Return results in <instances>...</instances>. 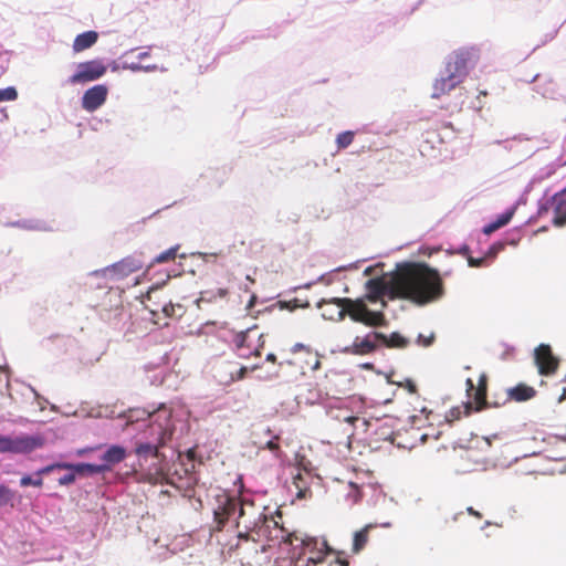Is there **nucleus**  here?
Listing matches in <instances>:
<instances>
[{
	"label": "nucleus",
	"instance_id": "nucleus-2",
	"mask_svg": "<svg viewBox=\"0 0 566 566\" xmlns=\"http://www.w3.org/2000/svg\"><path fill=\"white\" fill-rule=\"evenodd\" d=\"M271 526L284 533V528L279 526V521L274 516L265 515L253 501L240 499L235 517V528L240 539L249 541L251 533L261 534L263 528Z\"/></svg>",
	"mask_w": 566,
	"mask_h": 566
},
{
	"label": "nucleus",
	"instance_id": "nucleus-3",
	"mask_svg": "<svg viewBox=\"0 0 566 566\" xmlns=\"http://www.w3.org/2000/svg\"><path fill=\"white\" fill-rule=\"evenodd\" d=\"M324 305H336V314L323 316L328 319H343L345 315H349V317L355 321L363 323L367 326H381L385 322V316L380 312L370 311L366 303L363 300H352V298H331V300H322L317 306L323 308Z\"/></svg>",
	"mask_w": 566,
	"mask_h": 566
},
{
	"label": "nucleus",
	"instance_id": "nucleus-47",
	"mask_svg": "<svg viewBox=\"0 0 566 566\" xmlns=\"http://www.w3.org/2000/svg\"><path fill=\"white\" fill-rule=\"evenodd\" d=\"M281 537L284 539V542H287L290 544H292L294 539H297V537L291 533H289L286 537L284 535H282Z\"/></svg>",
	"mask_w": 566,
	"mask_h": 566
},
{
	"label": "nucleus",
	"instance_id": "nucleus-18",
	"mask_svg": "<svg viewBox=\"0 0 566 566\" xmlns=\"http://www.w3.org/2000/svg\"><path fill=\"white\" fill-rule=\"evenodd\" d=\"M98 39V34L95 31H86L78 34L73 42L74 52H82L93 46Z\"/></svg>",
	"mask_w": 566,
	"mask_h": 566
},
{
	"label": "nucleus",
	"instance_id": "nucleus-55",
	"mask_svg": "<svg viewBox=\"0 0 566 566\" xmlns=\"http://www.w3.org/2000/svg\"><path fill=\"white\" fill-rule=\"evenodd\" d=\"M324 313H325L326 315H329V314H334V315H335V314H336V308H335L334 311H333V310H329V313H327V312H325V311H324V312H323V314H324Z\"/></svg>",
	"mask_w": 566,
	"mask_h": 566
},
{
	"label": "nucleus",
	"instance_id": "nucleus-41",
	"mask_svg": "<svg viewBox=\"0 0 566 566\" xmlns=\"http://www.w3.org/2000/svg\"><path fill=\"white\" fill-rule=\"evenodd\" d=\"M496 230H499V227L495 223V221H493V222H491V223H489L488 226L484 227L483 232L485 234H491L492 232H494Z\"/></svg>",
	"mask_w": 566,
	"mask_h": 566
},
{
	"label": "nucleus",
	"instance_id": "nucleus-59",
	"mask_svg": "<svg viewBox=\"0 0 566 566\" xmlns=\"http://www.w3.org/2000/svg\"><path fill=\"white\" fill-rule=\"evenodd\" d=\"M321 545H322L325 549H327L326 542H322V543H321Z\"/></svg>",
	"mask_w": 566,
	"mask_h": 566
},
{
	"label": "nucleus",
	"instance_id": "nucleus-33",
	"mask_svg": "<svg viewBox=\"0 0 566 566\" xmlns=\"http://www.w3.org/2000/svg\"><path fill=\"white\" fill-rule=\"evenodd\" d=\"M354 137H355V133L352 130H346V132L338 134V136L336 138L337 148L344 149V148L348 147L353 143Z\"/></svg>",
	"mask_w": 566,
	"mask_h": 566
},
{
	"label": "nucleus",
	"instance_id": "nucleus-20",
	"mask_svg": "<svg viewBox=\"0 0 566 566\" xmlns=\"http://www.w3.org/2000/svg\"><path fill=\"white\" fill-rule=\"evenodd\" d=\"M345 380V375L336 371H332L326 374V384L324 389L326 390V395L332 397H337L340 394H344L342 389L337 387L338 382Z\"/></svg>",
	"mask_w": 566,
	"mask_h": 566
},
{
	"label": "nucleus",
	"instance_id": "nucleus-15",
	"mask_svg": "<svg viewBox=\"0 0 566 566\" xmlns=\"http://www.w3.org/2000/svg\"><path fill=\"white\" fill-rule=\"evenodd\" d=\"M486 391H488V376L483 373L479 376L478 385L473 391V400L475 403V410L481 411L488 407H499V402H489L486 400Z\"/></svg>",
	"mask_w": 566,
	"mask_h": 566
},
{
	"label": "nucleus",
	"instance_id": "nucleus-60",
	"mask_svg": "<svg viewBox=\"0 0 566 566\" xmlns=\"http://www.w3.org/2000/svg\"><path fill=\"white\" fill-rule=\"evenodd\" d=\"M163 412L166 413V419H168L169 415L167 413V410L164 409Z\"/></svg>",
	"mask_w": 566,
	"mask_h": 566
},
{
	"label": "nucleus",
	"instance_id": "nucleus-45",
	"mask_svg": "<svg viewBox=\"0 0 566 566\" xmlns=\"http://www.w3.org/2000/svg\"><path fill=\"white\" fill-rule=\"evenodd\" d=\"M277 438H275L274 440H270L268 443H266V448L270 449L271 451H275V450H279V443H277Z\"/></svg>",
	"mask_w": 566,
	"mask_h": 566
},
{
	"label": "nucleus",
	"instance_id": "nucleus-40",
	"mask_svg": "<svg viewBox=\"0 0 566 566\" xmlns=\"http://www.w3.org/2000/svg\"><path fill=\"white\" fill-rule=\"evenodd\" d=\"M486 258L483 256V258H479V259H475V258H472V256H469L468 258V263L470 266L472 268H479V266H482L485 262Z\"/></svg>",
	"mask_w": 566,
	"mask_h": 566
},
{
	"label": "nucleus",
	"instance_id": "nucleus-27",
	"mask_svg": "<svg viewBox=\"0 0 566 566\" xmlns=\"http://www.w3.org/2000/svg\"><path fill=\"white\" fill-rule=\"evenodd\" d=\"M15 491L11 490L4 484H0V507L11 506L14 507Z\"/></svg>",
	"mask_w": 566,
	"mask_h": 566
},
{
	"label": "nucleus",
	"instance_id": "nucleus-16",
	"mask_svg": "<svg viewBox=\"0 0 566 566\" xmlns=\"http://www.w3.org/2000/svg\"><path fill=\"white\" fill-rule=\"evenodd\" d=\"M461 81L459 78L448 73L447 76H442L434 81L431 96L433 98H440L443 95L451 92L453 88H455V86L459 85Z\"/></svg>",
	"mask_w": 566,
	"mask_h": 566
},
{
	"label": "nucleus",
	"instance_id": "nucleus-8",
	"mask_svg": "<svg viewBox=\"0 0 566 566\" xmlns=\"http://www.w3.org/2000/svg\"><path fill=\"white\" fill-rule=\"evenodd\" d=\"M106 73V66L102 61L92 60L80 63L77 71L70 77L72 84H80L95 81Z\"/></svg>",
	"mask_w": 566,
	"mask_h": 566
},
{
	"label": "nucleus",
	"instance_id": "nucleus-39",
	"mask_svg": "<svg viewBox=\"0 0 566 566\" xmlns=\"http://www.w3.org/2000/svg\"><path fill=\"white\" fill-rule=\"evenodd\" d=\"M75 474H77V473L74 471H72L71 473L64 474L63 476H61L59 479V484L60 485H70L72 483H74Z\"/></svg>",
	"mask_w": 566,
	"mask_h": 566
},
{
	"label": "nucleus",
	"instance_id": "nucleus-29",
	"mask_svg": "<svg viewBox=\"0 0 566 566\" xmlns=\"http://www.w3.org/2000/svg\"><path fill=\"white\" fill-rule=\"evenodd\" d=\"M327 551H318L316 556H308L304 566H332L326 559Z\"/></svg>",
	"mask_w": 566,
	"mask_h": 566
},
{
	"label": "nucleus",
	"instance_id": "nucleus-25",
	"mask_svg": "<svg viewBox=\"0 0 566 566\" xmlns=\"http://www.w3.org/2000/svg\"><path fill=\"white\" fill-rule=\"evenodd\" d=\"M335 418L345 424L343 433L350 438L354 434V426L359 421V417L339 412Z\"/></svg>",
	"mask_w": 566,
	"mask_h": 566
},
{
	"label": "nucleus",
	"instance_id": "nucleus-57",
	"mask_svg": "<svg viewBox=\"0 0 566 566\" xmlns=\"http://www.w3.org/2000/svg\"><path fill=\"white\" fill-rule=\"evenodd\" d=\"M370 272H371V268H367V269L365 270V274H369Z\"/></svg>",
	"mask_w": 566,
	"mask_h": 566
},
{
	"label": "nucleus",
	"instance_id": "nucleus-63",
	"mask_svg": "<svg viewBox=\"0 0 566 566\" xmlns=\"http://www.w3.org/2000/svg\"><path fill=\"white\" fill-rule=\"evenodd\" d=\"M564 165H566V158H565Z\"/></svg>",
	"mask_w": 566,
	"mask_h": 566
},
{
	"label": "nucleus",
	"instance_id": "nucleus-58",
	"mask_svg": "<svg viewBox=\"0 0 566 566\" xmlns=\"http://www.w3.org/2000/svg\"><path fill=\"white\" fill-rule=\"evenodd\" d=\"M276 517L281 520L282 518V513L277 511L276 512Z\"/></svg>",
	"mask_w": 566,
	"mask_h": 566
},
{
	"label": "nucleus",
	"instance_id": "nucleus-26",
	"mask_svg": "<svg viewBox=\"0 0 566 566\" xmlns=\"http://www.w3.org/2000/svg\"><path fill=\"white\" fill-rule=\"evenodd\" d=\"M553 224L557 228L566 226V199H559L554 208Z\"/></svg>",
	"mask_w": 566,
	"mask_h": 566
},
{
	"label": "nucleus",
	"instance_id": "nucleus-21",
	"mask_svg": "<svg viewBox=\"0 0 566 566\" xmlns=\"http://www.w3.org/2000/svg\"><path fill=\"white\" fill-rule=\"evenodd\" d=\"M376 527L375 524H367L361 530L355 532L353 538V548L352 551L357 554L363 551L368 543V535L371 530Z\"/></svg>",
	"mask_w": 566,
	"mask_h": 566
},
{
	"label": "nucleus",
	"instance_id": "nucleus-32",
	"mask_svg": "<svg viewBox=\"0 0 566 566\" xmlns=\"http://www.w3.org/2000/svg\"><path fill=\"white\" fill-rule=\"evenodd\" d=\"M161 312L166 317H180L184 313V307L180 304L169 302L161 306Z\"/></svg>",
	"mask_w": 566,
	"mask_h": 566
},
{
	"label": "nucleus",
	"instance_id": "nucleus-9",
	"mask_svg": "<svg viewBox=\"0 0 566 566\" xmlns=\"http://www.w3.org/2000/svg\"><path fill=\"white\" fill-rule=\"evenodd\" d=\"M534 360L542 376L554 375L559 366V359L553 354L547 344H541L535 348Z\"/></svg>",
	"mask_w": 566,
	"mask_h": 566
},
{
	"label": "nucleus",
	"instance_id": "nucleus-50",
	"mask_svg": "<svg viewBox=\"0 0 566 566\" xmlns=\"http://www.w3.org/2000/svg\"><path fill=\"white\" fill-rule=\"evenodd\" d=\"M266 360L271 363H276V356L272 353L266 355Z\"/></svg>",
	"mask_w": 566,
	"mask_h": 566
},
{
	"label": "nucleus",
	"instance_id": "nucleus-12",
	"mask_svg": "<svg viewBox=\"0 0 566 566\" xmlns=\"http://www.w3.org/2000/svg\"><path fill=\"white\" fill-rule=\"evenodd\" d=\"M143 268V262L135 256H126L108 268L109 274L115 279H124Z\"/></svg>",
	"mask_w": 566,
	"mask_h": 566
},
{
	"label": "nucleus",
	"instance_id": "nucleus-7",
	"mask_svg": "<svg viewBox=\"0 0 566 566\" xmlns=\"http://www.w3.org/2000/svg\"><path fill=\"white\" fill-rule=\"evenodd\" d=\"M54 470H70V471L76 472L80 475H93V474H98V473L108 471L109 467L105 465V464H91V463L72 464V463H66V462H56V463L49 464L44 468H41L40 470L36 471V474L44 475V474L51 473Z\"/></svg>",
	"mask_w": 566,
	"mask_h": 566
},
{
	"label": "nucleus",
	"instance_id": "nucleus-62",
	"mask_svg": "<svg viewBox=\"0 0 566 566\" xmlns=\"http://www.w3.org/2000/svg\"><path fill=\"white\" fill-rule=\"evenodd\" d=\"M158 413H159V411H157V412H155V413H149V417H154V416H156V415H158Z\"/></svg>",
	"mask_w": 566,
	"mask_h": 566
},
{
	"label": "nucleus",
	"instance_id": "nucleus-23",
	"mask_svg": "<svg viewBox=\"0 0 566 566\" xmlns=\"http://www.w3.org/2000/svg\"><path fill=\"white\" fill-rule=\"evenodd\" d=\"M249 337H250V335H249L248 332H241V333H239V334H237L234 336L233 343H234L235 348L238 350V355L240 357H244V358H248L251 355L260 356L261 355L260 348H255L254 352H245L244 350Z\"/></svg>",
	"mask_w": 566,
	"mask_h": 566
},
{
	"label": "nucleus",
	"instance_id": "nucleus-34",
	"mask_svg": "<svg viewBox=\"0 0 566 566\" xmlns=\"http://www.w3.org/2000/svg\"><path fill=\"white\" fill-rule=\"evenodd\" d=\"M35 475L38 476L36 479H33L30 475H23L20 479V485L23 486V488L29 486V485L41 488L43 485L42 475H38L36 473H35Z\"/></svg>",
	"mask_w": 566,
	"mask_h": 566
},
{
	"label": "nucleus",
	"instance_id": "nucleus-30",
	"mask_svg": "<svg viewBox=\"0 0 566 566\" xmlns=\"http://www.w3.org/2000/svg\"><path fill=\"white\" fill-rule=\"evenodd\" d=\"M179 248H180V245L177 244V245L171 247L168 250L159 253L154 259V263H167V262L175 261V259L177 258V252H178Z\"/></svg>",
	"mask_w": 566,
	"mask_h": 566
},
{
	"label": "nucleus",
	"instance_id": "nucleus-36",
	"mask_svg": "<svg viewBox=\"0 0 566 566\" xmlns=\"http://www.w3.org/2000/svg\"><path fill=\"white\" fill-rule=\"evenodd\" d=\"M514 210H509L504 212L503 214L499 216L495 220V223L497 224L499 229L506 226L511 219L513 218Z\"/></svg>",
	"mask_w": 566,
	"mask_h": 566
},
{
	"label": "nucleus",
	"instance_id": "nucleus-49",
	"mask_svg": "<svg viewBox=\"0 0 566 566\" xmlns=\"http://www.w3.org/2000/svg\"><path fill=\"white\" fill-rule=\"evenodd\" d=\"M248 369L247 367H241L238 371V376H237V379H243L245 374H247Z\"/></svg>",
	"mask_w": 566,
	"mask_h": 566
},
{
	"label": "nucleus",
	"instance_id": "nucleus-22",
	"mask_svg": "<svg viewBox=\"0 0 566 566\" xmlns=\"http://www.w3.org/2000/svg\"><path fill=\"white\" fill-rule=\"evenodd\" d=\"M125 458H126V450H125V448H123L120 446L109 447L102 455L103 461L106 462L105 465H108L109 468L113 464H117V463L124 461Z\"/></svg>",
	"mask_w": 566,
	"mask_h": 566
},
{
	"label": "nucleus",
	"instance_id": "nucleus-17",
	"mask_svg": "<svg viewBox=\"0 0 566 566\" xmlns=\"http://www.w3.org/2000/svg\"><path fill=\"white\" fill-rule=\"evenodd\" d=\"M507 400L523 402L533 399L536 396V390L523 382L517 384L515 387L506 390Z\"/></svg>",
	"mask_w": 566,
	"mask_h": 566
},
{
	"label": "nucleus",
	"instance_id": "nucleus-43",
	"mask_svg": "<svg viewBox=\"0 0 566 566\" xmlns=\"http://www.w3.org/2000/svg\"><path fill=\"white\" fill-rule=\"evenodd\" d=\"M302 480H303V476H302V474H301V473H298L297 475H295V476H294V481H293V483L295 484V486L298 489V496H301V495H302V492H303V490H302V488H301V485H300V483H298V482H300V481H302Z\"/></svg>",
	"mask_w": 566,
	"mask_h": 566
},
{
	"label": "nucleus",
	"instance_id": "nucleus-13",
	"mask_svg": "<svg viewBox=\"0 0 566 566\" xmlns=\"http://www.w3.org/2000/svg\"><path fill=\"white\" fill-rule=\"evenodd\" d=\"M470 56V53L467 51L454 53L447 63V73L462 82L468 74Z\"/></svg>",
	"mask_w": 566,
	"mask_h": 566
},
{
	"label": "nucleus",
	"instance_id": "nucleus-56",
	"mask_svg": "<svg viewBox=\"0 0 566 566\" xmlns=\"http://www.w3.org/2000/svg\"><path fill=\"white\" fill-rule=\"evenodd\" d=\"M479 94L482 95V96H486L488 92L486 91H480Z\"/></svg>",
	"mask_w": 566,
	"mask_h": 566
},
{
	"label": "nucleus",
	"instance_id": "nucleus-44",
	"mask_svg": "<svg viewBox=\"0 0 566 566\" xmlns=\"http://www.w3.org/2000/svg\"><path fill=\"white\" fill-rule=\"evenodd\" d=\"M405 386H406V388L409 390V392H411V394H415V392L417 391V386H416V384H415L412 380H410V379H408V380L406 381V385H405Z\"/></svg>",
	"mask_w": 566,
	"mask_h": 566
},
{
	"label": "nucleus",
	"instance_id": "nucleus-11",
	"mask_svg": "<svg viewBox=\"0 0 566 566\" xmlns=\"http://www.w3.org/2000/svg\"><path fill=\"white\" fill-rule=\"evenodd\" d=\"M108 90L105 85L98 84L88 88L82 97V107L87 112H94L106 101Z\"/></svg>",
	"mask_w": 566,
	"mask_h": 566
},
{
	"label": "nucleus",
	"instance_id": "nucleus-5",
	"mask_svg": "<svg viewBox=\"0 0 566 566\" xmlns=\"http://www.w3.org/2000/svg\"><path fill=\"white\" fill-rule=\"evenodd\" d=\"M239 497L222 495L218 497V506L213 511L214 530L221 532L228 522L233 521L238 515Z\"/></svg>",
	"mask_w": 566,
	"mask_h": 566
},
{
	"label": "nucleus",
	"instance_id": "nucleus-14",
	"mask_svg": "<svg viewBox=\"0 0 566 566\" xmlns=\"http://www.w3.org/2000/svg\"><path fill=\"white\" fill-rule=\"evenodd\" d=\"M379 339L374 338V333L365 338L356 337L352 345L345 347L343 353L349 355H368L376 350Z\"/></svg>",
	"mask_w": 566,
	"mask_h": 566
},
{
	"label": "nucleus",
	"instance_id": "nucleus-24",
	"mask_svg": "<svg viewBox=\"0 0 566 566\" xmlns=\"http://www.w3.org/2000/svg\"><path fill=\"white\" fill-rule=\"evenodd\" d=\"M229 294L228 289L224 287H218L216 290H206L200 293V297L198 298L197 303L200 307L201 303H211L217 301V298L224 300L227 298Z\"/></svg>",
	"mask_w": 566,
	"mask_h": 566
},
{
	"label": "nucleus",
	"instance_id": "nucleus-1",
	"mask_svg": "<svg viewBox=\"0 0 566 566\" xmlns=\"http://www.w3.org/2000/svg\"><path fill=\"white\" fill-rule=\"evenodd\" d=\"M392 295L424 305L441 298L443 281L436 269L424 263L406 262L398 264L392 273Z\"/></svg>",
	"mask_w": 566,
	"mask_h": 566
},
{
	"label": "nucleus",
	"instance_id": "nucleus-28",
	"mask_svg": "<svg viewBox=\"0 0 566 566\" xmlns=\"http://www.w3.org/2000/svg\"><path fill=\"white\" fill-rule=\"evenodd\" d=\"M158 446L151 444L149 442L138 443L135 452L138 457L148 458V457H158Z\"/></svg>",
	"mask_w": 566,
	"mask_h": 566
},
{
	"label": "nucleus",
	"instance_id": "nucleus-10",
	"mask_svg": "<svg viewBox=\"0 0 566 566\" xmlns=\"http://www.w3.org/2000/svg\"><path fill=\"white\" fill-rule=\"evenodd\" d=\"M391 285L392 274L390 277L380 276L368 280L365 284L367 291L366 298L371 303L377 302L384 295H387L391 300L398 298L396 295H392Z\"/></svg>",
	"mask_w": 566,
	"mask_h": 566
},
{
	"label": "nucleus",
	"instance_id": "nucleus-54",
	"mask_svg": "<svg viewBox=\"0 0 566 566\" xmlns=\"http://www.w3.org/2000/svg\"><path fill=\"white\" fill-rule=\"evenodd\" d=\"M157 293V290H151L147 293V297L148 300H151L153 298V295Z\"/></svg>",
	"mask_w": 566,
	"mask_h": 566
},
{
	"label": "nucleus",
	"instance_id": "nucleus-4",
	"mask_svg": "<svg viewBox=\"0 0 566 566\" xmlns=\"http://www.w3.org/2000/svg\"><path fill=\"white\" fill-rule=\"evenodd\" d=\"M279 365L293 367L300 374L305 375L307 370L314 371L321 368V356L310 346L297 343Z\"/></svg>",
	"mask_w": 566,
	"mask_h": 566
},
{
	"label": "nucleus",
	"instance_id": "nucleus-31",
	"mask_svg": "<svg viewBox=\"0 0 566 566\" xmlns=\"http://www.w3.org/2000/svg\"><path fill=\"white\" fill-rule=\"evenodd\" d=\"M318 541L314 537H305L302 538V545L304 548V555L310 554L308 556H316L318 551H324L323 548H318Z\"/></svg>",
	"mask_w": 566,
	"mask_h": 566
},
{
	"label": "nucleus",
	"instance_id": "nucleus-51",
	"mask_svg": "<svg viewBox=\"0 0 566 566\" xmlns=\"http://www.w3.org/2000/svg\"><path fill=\"white\" fill-rule=\"evenodd\" d=\"M432 340H433V336H430L429 338H426L422 344L424 346H429L432 344Z\"/></svg>",
	"mask_w": 566,
	"mask_h": 566
},
{
	"label": "nucleus",
	"instance_id": "nucleus-53",
	"mask_svg": "<svg viewBox=\"0 0 566 566\" xmlns=\"http://www.w3.org/2000/svg\"><path fill=\"white\" fill-rule=\"evenodd\" d=\"M464 409H465L464 413H465V415H469V413H470V411H471V403H470V402H468V403L464 406Z\"/></svg>",
	"mask_w": 566,
	"mask_h": 566
},
{
	"label": "nucleus",
	"instance_id": "nucleus-37",
	"mask_svg": "<svg viewBox=\"0 0 566 566\" xmlns=\"http://www.w3.org/2000/svg\"><path fill=\"white\" fill-rule=\"evenodd\" d=\"M504 249V244L501 242L494 243L490 247L489 251L485 254L486 259H494L500 251Z\"/></svg>",
	"mask_w": 566,
	"mask_h": 566
},
{
	"label": "nucleus",
	"instance_id": "nucleus-52",
	"mask_svg": "<svg viewBox=\"0 0 566 566\" xmlns=\"http://www.w3.org/2000/svg\"><path fill=\"white\" fill-rule=\"evenodd\" d=\"M565 399H566V387L563 388V392H562V395L559 397V401H563Z\"/></svg>",
	"mask_w": 566,
	"mask_h": 566
},
{
	"label": "nucleus",
	"instance_id": "nucleus-6",
	"mask_svg": "<svg viewBox=\"0 0 566 566\" xmlns=\"http://www.w3.org/2000/svg\"><path fill=\"white\" fill-rule=\"evenodd\" d=\"M42 446L40 438L0 436V453H29Z\"/></svg>",
	"mask_w": 566,
	"mask_h": 566
},
{
	"label": "nucleus",
	"instance_id": "nucleus-35",
	"mask_svg": "<svg viewBox=\"0 0 566 566\" xmlns=\"http://www.w3.org/2000/svg\"><path fill=\"white\" fill-rule=\"evenodd\" d=\"M18 97V92L14 87L0 88V102L14 101Z\"/></svg>",
	"mask_w": 566,
	"mask_h": 566
},
{
	"label": "nucleus",
	"instance_id": "nucleus-19",
	"mask_svg": "<svg viewBox=\"0 0 566 566\" xmlns=\"http://www.w3.org/2000/svg\"><path fill=\"white\" fill-rule=\"evenodd\" d=\"M374 338L379 339L381 344L388 347L405 348L408 345V339L399 333H392L390 336H386L382 333L374 332Z\"/></svg>",
	"mask_w": 566,
	"mask_h": 566
},
{
	"label": "nucleus",
	"instance_id": "nucleus-46",
	"mask_svg": "<svg viewBox=\"0 0 566 566\" xmlns=\"http://www.w3.org/2000/svg\"><path fill=\"white\" fill-rule=\"evenodd\" d=\"M467 512H468L470 515H472V516H474V517H476V518H481V517H482V514H481L480 512L475 511L472 506H469V507L467 509Z\"/></svg>",
	"mask_w": 566,
	"mask_h": 566
},
{
	"label": "nucleus",
	"instance_id": "nucleus-48",
	"mask_svg": "<svg viewBox=\"0 0 566 566\" xmlns=\"http://www.w3.org/2000/svg\"><path fill=\"white\" fill-rule=\"evenodd\" d=\"M566 195V187L562 189L560 191L556 192L553 197L554 200L563 199V197Z\"/></svg>",
	"mask_w": 566,
	"mask_h": 566
},
{
	"label": "nucleus",
	"instance_id": "nucleus-61",
	"mask_svg": "<svg viewBox=\"0 0 566 566\" xmlns=\"http://www.w3.org/2000/svg\"><path fill=\"white\" fill-rule=\"evenodd\" d=\"M158 312L157 308H151V313L156 314Z\"/></svg>",
	"mask_w": 566,
	"mask_h": 566
},
{
	"label": "nucleus",
	"instance_id": "nucleus-38",
	"mask_svg": "<svg viewBox=\"0 0 566 566\" xmlns=\"http://www.w3.org/2000/svg\"><path fill=\"white\" fill-rule=\"evenodd\" d=\"M461 408L454 407L447 413L446 419L448 422H453L454 420H459L461 418Z\"/></svg>",
	"mask_w": 566,
	"mask_h": 566
},
{
	"label": "nucleus",
	"instance_id": "nucleus-42",
	"mask_svg": "<svg viewBox=\"0 0 566 566\" xmlns=\"http://www.w3.org/2000/svg\"><path fill=\"white\" fill-rule=\"evenodd\" d=\"M475 385L473 384L471 378L467 379V391L470 397L473 398V391H474Z\"/></svg>",
	"mask_w": 566,
	"mask_h": 566
}]
</instances>
